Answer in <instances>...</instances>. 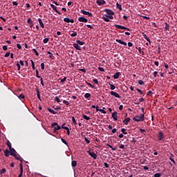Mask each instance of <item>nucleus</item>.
<instances>
[{"mask_svg":"<svg viewBox=\"0 0 177 177\" xmlns=\"http://www.w3.org/2000/svg\"><path fill=\"white\" fill-rule=\"evenodd\" d=\"M141 110L142 111V113L133 118V121H136V122H139L140 121H144L145 120V109L141 108Z\"/></svg>","mask_w":177,"mask_h":177,"instance_id":"f257e3e1","label":"nucleus"},{"mask_svg":"<svg viewBox=\"0 0 177 177\" xmlns=\"http://www.w3.org/2000/svg\"><path fill=\"white\" fill-rule=\"evenodd\" d=\"M51 128H54V132L59 131V129H62V127L59 126L57 122H53L51 124Z\"/></svg>","mask_w":177,"mask_h":177,"instance_id":"f03ea898","label":"nucleus"},{"mask_svg":"<svg viewBox=\"0 0 177 177\" xmlns=\"http://www.w3.org/2000/svg\"><path fill=\"white\" fill-rule=\"evenodd\" d=\"M115 27L116 28H118L119 30H127V31H131V29H129V28H127L125 26H122L121 25L115 24Z\"/></svg>","mask_w":177,"mask_h":177,"instance_id":"7ed1b4c3","label":"nucleus"},{"mask_svg":"<svg viewBox=\"0 0 177 177\" xmlns=\"http://www.w3.org/2000/svg\"><path fill=\"white\" fill-rule=\"evenodd\" d=\"M88 154L90 155L91 157H92V158H93L94 160H96V158H97V155H96V153H95L93 151H88Z\"/></svg>","mask_w":177,"mask_h":177,"instance_id":"20e7f679","label":"nucleus"},{"mask_svg":"<svg viewBox=\"0 0 177 177\" xmlns=\"http://www.w3.org/2000/svg\"><path fill=\"white\" fill-rule=\"evenodd\" d=\"M96 3H97V5H98V6H103V5H106V1H104V0H97Z\"/></svg>","mask_w":177,"mask_h":177,"instance_id":"39448f33","label":"nucleus"},{"mask_svg":"<svg viewBox=\"0 0 177 177\" xmlns=\"http://www.w3.org/2000/svg\"><path fill=\"white\" fill-rule=\"evenodd\" d=\"M81 13H82L83 15H86L88 17H92V16H93L92 15V13H91V12H88V11H85L84 10H81Z\"/></svg>","mask_w":177,"mask_h":177,"instance_id":"423d86ee","label":"nucleus"},{"mask_svg":"<svg viewBox=\"0 0 177 177\" xmlns=\"http://www.w3.org/2000/svg\"><path fill=\"white\" fill-rule=\"evenodd\" d=\"M110 94L112 96H115V97H118V99H121V96H120V95L118 93H117V92L115 91H111Z\"/></svg>","mask_w":177,"mask_h":177,"instance_id":"0eeeda50","label":"nucleus"},{"mask_svg":"<svg viewBox=\"0 0 177 177\" xmlns=\"http://www.w3.org/2000/svg\"><path fill=\"white\" fill-rule=\"evenodd\" d=\"M50 6L52 8L53 10H55L56 12V13H57L58 15H62V12L57 10V7L55 6V5L50 4Z\"/></svg>","mask_w":177,"mask_h":177,"instance_id":"6e6552de","label":"nucleus"},{"mask_svg":"<svg viewBox=\"0 0 177 177\" xmlns=\"http://www.w3.org/2000/svg\"><path fill=\"white\" fill-rule=\"evenodd\" d=\"M158 140H162L164 139V133L159 131L158 135Z\"/></svg>","mask_w":177,"mask_h":177,"instance_id":"1a4fd4ad","label":"nucleus"},{"mask_svg":"<svg viewBox=\"0 0 177 177\" xmlns=\"http://www.w3.org/2000/svg\"><path fill=\"white\" fill-rule=\"evenodd\" d=\"M79 21H81L82 23H88V19L84 17H80L78 18Z\"/></svg>","mask_w":177,"mask_h":177,"instance_id":"9d476101","label":"nucleus"},{"mask_svg":"<svg viewBox=\"0 0 177 177\" xmlns=\"http://www.w3.org/2000/svg\"><path fill=\"white\" fill-rule=\"evenodd\" d=\"M19 167H20V174H19L18 177H22L23 176V163H20Z\"/></svg>","mask_w":177,"mask_h":177,"instance_id":"9b49d317","label":"nucleus"},{"mask_svg":"<svg viewBox=\"0 0 177 177\" xmlns=\"http://www.w3.org/2000/svg\"><path fill=\"white\" fill-rule=\"evenodd\" d=\"M104 12H106V13L108 15V16H110L111 15H114V12H113V10H111L110 9H105Z\"/></svg>","mask_w":177,"mask_h":177,"instance_id":"f8f14e48","label":"nucleus"},{"mask_svg":"<svg viewBox=\"0 0 177 177\" xmlns=\"http://www.w3.org/2000/svg\"><path fill=\"white\" fill-rule=\"evenodd\" d=\"M64 21H65V23H74V19H71L68 17H66L64 19Z\"/></svg>","mask_w":177,"mask_h":177,"instance_id":"ddd939ff","label":"nucleus"},{"mask_svg":"<svg viewBox=\"0 0 177 177\" xmlns=\"http://www.w3.org/2000/svg\"><path fill=\"white\" fill-rule=\"evenodd\" d=\"M38 21H39L40 27L41 28H45V25H44V22H42V19H41V18L38 19Z\"/></svg>","mask_w":177,"mask_h":177,"instance_id":"4468645a","label":"nucleus"},{"mask_svg":"<svg viewBox=\"0 0 177 177\" xmlns=\"http://www.w3.org/2000/svg\"><path fill=\"white\" fill-rule=\"evenodd\" d=\"M73 48L77 49V50H81V46H80V45L77 43L73 44Z\"/></svg>","mask_w":177,"mask_h":177,"instance_id":"2eb2a0df","label":"nucleus"},{"mask_svg":"<svg viewBox=\"0 0 177 177\" xmlns=\"http://www.w3.org/2000/svg\"><path fill=\"white\" fill-rule=\"evenodd\" d=\"M116 42H118V44H121V45H124L127 46V42L122 41L121 39H116Z\"/></svg>","mask_w":177,"mask_h":177,"instance_id":"dca6fc26","label":"nucleus"},{"mask_svg":"<svg viewBox=\"0 0 177 177\" xmlns=\"http://www.w3.org/2000/svg\"><path fill=\"white\" fill-rule=\"evenodd\" d=\"M112 118H113L114 121L118 120V118H117V112H113L112 113Z\"/></svg>","mask_w":177,"mask_h":177,"instance_id":"f3484780","label":"nucleus"},{"mask_svg":"<svg viewBox=\"0 0 177 177\" xmlns=\"http://www.w3.org/2000/svg\"><path fill=\"white\" fill-rule=\"evenodd\" d=\"M16 150H15L14 148H10V156H15V154H16Z\"/></svg>","mask_w":177,"mask_h":177,"instance_id":"a211bd4d","label":"nucleus"},{"mask_svg":"<svg viewBox=\"0 0 177 177\" xmlns=\"http://www.w3.org/2000/svg\"><path fill=\"white\" fill-rule=\"evenodd\" d=\"M142 35L145 38V39H146V41H147V42H149V44H151V41H150V39L147 37V35L145 33H142Z\"/></svg>","mask_w":177,"mask_h":177,"instance_id":"6ab92c4d","label":"nucleus"},{"mask_svg":"<svg viewBox=\"0 0 177 177\" xmlns=\"http://www.w3.org/2000/svg\"><path fill=\"white\" fill-rule=\"evenodd\" d=\"M129 121H131V118H125V119L123 120V124H124V125H128V122H129Z\"/></svg>","mask_w":177,"mask_h":177,"instance_id":"aec40b11","label":"nucleus"},{"mask_svg":"<svg viewBox=\"0 0 177 177\" xmlns=\"http://www.w3.org/2000/svg\"><path fill=\"white\" fill-rule=\"evenodd\" d=\"M113 77L114 78V80H118V78H120V73L118 72V73H115L113 75Z\"/></svg>","mask_w":177,"mask_h":177,"instance_id":"412c9836","label":"nucleus"},{"mask_svg":"<svg viewBox=\"0 0 177 177\" xmlns=\"http://www.w3.org/2000/svg\"><path fill=\"white\" fill-rule=\"evenodd\" d=\"M36 92H37V99H39V100H41V94L39 92V89L36 88Z\"/></svg>","mask_w":177,"mask_h":177,"instance_id":"4be33fe9","label":"nucleus"},{"mask_svg":"<svg viewBox=\"0 0 177 177\" xmlns=\"http://www.w3.org/2000/svg\"><path fill=\"white\" fill-rule=\"evenodd\" d=\"M116 7L120 11L122 12V6L118 3H116Z\"/></svg>","mask_w":177,"mask_h":177,"instance_id":"5701e85b","label":"nucleus"},{"mask_svg":"<svg viewBox=\"0 0 177 177\" xmlns=\"http://www.w3.org/2000/svg\"><path fill=\"white\" fill-rule=\"evenodd\" d=\"M85 99H88V100H91V93H87L84 94Z\"/></svg>","mask_w":177,"mask_h":177,"instance_id":"b1692460","label":"nucleus"},{"mask_svg":"<svg viewBox=\"0 0 177 177\" xmlns=\"http://www.w3.org/2000/svg\"><path fill=\"white\" fill-rule=\"evenodd\" d=\"M48 111H49V113H51V114H57V112L55 111L53 109L48 108Z\"/></svg>","mask_w":177,"mask_h":177,"instance_id":"393cba45","label":"nucleus"},{"mask_svg":"<svg viewBox=\"0 0 177 177\" xmlns=\"http://www.w3.org/2000/svg\"><path fill=\"white\" fill-rule=\"evenodd\" d=\"M76 44L81 46L85 45V42L81 41L80 40H76Z\"/></svg>","mask_w":177,"mask_h":177,"instance_id":"a878e982","label":"nucleus"},{"mask_svg":"<svg viewBox=\"0 0 177 177\" xmlns=\"http://www.w3.org/2000/svg\"><path fill=\"white\" fill-rule=\"evenodd\" d=\"M4 154H5L6 157H9V154H10V151H9L8 149H6L4 151Z\"/></svg>","mask_w":177,"mask_h":177,"instance_id":"bb28decb","label":"nucleus"},{"mask_svg":"<svg viewBox=\"0 0 177 177\" xmlns=\"http://www.w3.org/2000/svg\"><path fill=\"white\" fill-rule=\"evenodd\" d=\"M48 55H49L50 59H55V57L53 56V54H52V53H50V51H47Z\"/></svg>","mask_w":177,"mask_h":177,"instance_id":"cd10ccee","label":"nucleus"},{"mask_svg":"<svg viewBox=\"0 0 177 177\" xmlns=\"http://www.w3.org/2000/svg\"><path fill=\"white\" fill-rule=\"evenodd\" d=\"M82 117L84 120H86V121H89V120H91V118L86 115H83Z\"/></svg>","mask_w":177,"mask_h":177,"instance_id":"c85d7f7f","label":"nucleus"},{"mask_svg":"<svg viewBox=\"0 0 177 177\" xmlns=\"http://www.w3.org/2000/svg\"><path fill=\"white\" fill-rule=\"evenodd\" d=\"M109 85L111 86V91H114V89H115V86H114V84H111V83H109Z\"/></svg>","mask_w":177,"mask_h":177,"instance_id":"c756f323","label":"nucleus"},{"mask_svg":"<svg viewBox=\"0 0 177 177\" xmlns=\"http://www.w3.org/2000/svg\"><path fill=\"white\" fill-rule=\"evenodd\" d=\"M72 122L74 124V125H77V120H75V118L74 116L72 117Z\"/></svg>","mask_w":177,"mask_h":177,"instance_id":"7c9ffc66","label":"nucleus"},{"mask_svg":"<svg viewBox=\"0 0 177 177\" xmlns=\"http://www.w3.org/2000/svg\"><path fill=\"white\" fill-rule=\"evenodd\" d=\"M36 77L37 78H42V77L39 76V72L38 71V69H36Z\"/></svg>","mask_w":177,"mask_h":177,"instance_id":"2f4dec72","label":"nucleus"},{"mask_svg":"<svg viewBox=\"0 0 177 177\" xmlns=\"http://www.w3.org/2000/svg\"><path fill=\"white\" fill-rule=\"evenodd\" d=\"M19 99H26V95H24V94H20L19 95Z\"/></svg>","mask_w":177,"mask_h":177,"instance_id":"473e14b6","label":"nucleus"},{"mask_svg":"<svg viewBox=\"0 0 177 177\" xmlns=\"http://www.w3.org/2000/svg\"><path fill=\"white\" fill-rule=\"evenodd\" d=\"M72 167H77V162L76 160H73L71 162Z\"/></svg>","mask_w":177,"mask_h":177,"instance_id":"72a5a7b5","label":"nucleus"},{"mask_svg":"<svg viewBox=\"0 0 177 177\" xmlns=\"http://www.w3.org/2000/svg\"><path fill=\"white\" fill-rule=\"evenodd\" d=\"M30 62H31V64H32V68H33V70H35V64L34 63V61H32V59H31Z\"/></svg>","mask_w":177,"mask_h":177,"instance_id":"f704fd0d","label":"nucleus"},{"mask_svg":"<svg viewBox=\"0 0 177 177\" xmlns=\"http://www.w3.org/2000/svg\"><path fill=\"white\" fill-rule=\"evenodd\" d=\"M32 52H34V53L36 55V56H39V54L38 53V51H37V49L33 48Z\"/></svg>","mask_w":177,"mask_h":177,"instance_id":"c9c22d12","label":"nucleus"},{"mask_svg":"<svg viewBox=\"0 0 177 177\" xmlns=\"http://www.w3.org/2000/svg\"><path fill=\"white\" fill-rule=\"evenodd\" d=\"M102 19L106 21V23H109V21H110V19L107 17H102Z\"/></svg>","mask_w":177,"mask_h":177,"instance_id":"e433bc0d","label":"nucleus"},{"mask_svg":"<svg viewBox=\"0 0 177 177\" xmlns=\"http://www.w3.org/2000/svg\"><path fill=\"white\" fill-rule=\"evenodd\" d=\"M16 160H20V155L17 156L16 153L12 156Z\"/></svg>","mask_w":177,"mask_h":177,"instance_id":"4c0bfd02","label":"nucleus"},{"mask_svg":"<svg viewBox=\"0 0 177 177\" xmlns=\"http://www.w3.org/2000/svg\"><path fill=\"white\" fill-rule=\"evenodd\" d=\"M62 143H64V145H66V146H68V143L67 142V141H66V140H64V138L61 139Z\"/></svg>","mask_w":177,"mask_h":177,"instance_id":"58836bf2","label":"nucleus"},{"mask_svg":"<svg viewBox=\"0 0 177 177\" xmlns=\"http://www.w3.org/2000/svg\"><path fill=\"white\" fill-rule=\"evenodd\" d=\"M65 125H66V123H64V124L62 125V129H65V130L66 131V129H68V127H66Z\"/></svg>","mask_w":177,"mask_h":177,"instance_id":"ea45409f","label":"nucleus"},{"mask_svg":"<svg viewBox=\"0 0 177 177\" xmlns=\"http://www.w3.org/2000/svg\"><path fill=\"white\" fill-rule=\"evenodd\" d=\"M44 44H48L49 42V38H45L43 40Z\"/></svg>","mask_w":177,"mask_h":177,"instance_id":"a19ab883","label":"nucleus"},{"mask_svg":"<svg viewBox=\"0 0 177 177\" xmlns=\"http://www.w3.org/2000/svg\"><path fill=\"white\" fill-rule=\"evenodd\" d=\"M165 28L167 31H168L169 30V25L167 23L165 24Z\"/></svg>","mask_w":177,"mask_h":177,"instance_id":"79ce46f5","label":"nucleus"},{"mask_svg":"<svg viewBox=\"0 0 177 177\" xmlns=\"http://www.w3.org/2000/svg\"><path fill=\"white\" fill-rule=\"evenodd\" d=\"M126 131H127V129H121V132H122L124 133V135H127L128 134V133L126 132Z\"/></svg>","mask_w":177,"mask_h":177,"instance_id":"37998d69","label":"nucleus"},{"mask_svg":"<svg viewBox=\"0 0 177 177\" xmlns=\"http://www.w3.org/2000/svg\"><path fill=\"white\" fill-rule=\"evenodd\" d=\"M5 172H6V169L3 168V169L1 170L0 174H1V175H2V174H5Z\"/></svg>","mask_w":177,"mask_h":177,"instance_id":"c03bdc74","label":"nucleus"},{"mask_svg":"<svg viewBox=\"0 0 177 177\" xmlns=\"http://www.w3.org/2000/svg\"><path fill=\"white\" fill-rule=\"evenodd\" d=\"M55 102H57V103H60V99L59 98V97L56 96L55 97Z\"/></svg>","mask_w":177,"mask_h":177,"instance_id":"a18cd8bd","label":"nucleus"},{"mask_svg":"<svg viewBox=\"0 0 177 177\" xmlns=\"http://www.w3.org/2000/svg\"><path fill=\"white\" fill-rule=\"evenodd\" d=\"M141 17H142V19H145V20H150V17L147 16L141 15Z\"/></svg>","mask_w":177,"mask_h":177,"instance_id":"49530a36","label":"nucleus"},{"mask_svg":"<svg viewBox=\"0 0 177 177\" xmlns=\"http://www.w3.org/2000/svg\"><path fill=\"white\" fill-rule=\"evenodd\" d=\"M66 80H67V77H64L63 79H61V82L63 84L64 82H66Z\"/></svg>","mask_w":177,"mask_h":177,"instance_id":"de8ad7c7","label":"nucleus"},{"mask_svg":"<svg viewBox=\"0 0 177 177\" xmlns=\"http://www.w3.org/2000/svg\"><path fill=\"white\" fill-rule=\"evenodd\" d=\"M113 15H106V17H108L109 19H111V20H113L114 19V17H113Z\"/></svg>","mask_w":177,"mask_h":177,"instance_id":"09e8293b","label":"nucleus"},{"mask_svg":"<svg viewBox=\"0 0 177 177\" xmlns=\"http://www.w3.org/2000/svg\"><path fill=\"white\" fill-rule=\"evenodd\" d=\"M84 140H85V142H86L88 145H89V143H91V141H90L86 137L84 138Z\"/></svg>","mask_w":177,"mask_h":177,"instance_id":"8fccbe9b","label":"nucleus"},{"mask_svg":"<svg viewBox=\"0 0 177 177\" xmlns=\"http://www.w3.org/2000/svg\"><path fill=\"white\" fill-rule=\"evenodd\" d=\"M138 84L139 85H144L145 84V82H143L142 80H138Z\"/></svg>","mask_w":177,"mask_h":177,"instance_id":"3c124183","label":"nucleus"},{"mask_svg":"<svg viewBox=\"0 0 177 177\" xmlns=\"http://www.w3.org/2000/svg\"><path fill=\"white\" fill-rule=\"evenodd\" d=\"M7 145L8 146L9 149H12V144L10 143V142L8 141Z\"/></svg>","mask_w":177,"mask_h":177,"instance_id":"603ef678","label":"nucleus"},{"mask_svg":"<svg viewBox=\"0 0 177 177\" xmlns=\"http://www.w3.org/2000/svg\"><path fill=\"white\" fill-rule=\"evenodd\" d=\"M16 66H17V67L18 71H20V68H21L20 64L17 63V64H16Z\"/></svg>","mask_w":177,"mask_h":177,"instance_id":"864d4df0","label":"nucleus"},{"mask_svg":"<svg viewBox=\"0 0 177 177\" xmlns=\"http://www.w3.org/2000/svg\"><path fill=\"white\" fill-rule=\"evenodd\" d=\"M63 103H64V104H66V106H70V102H68V101L64 100Z\"/></svg>","mask_w":177,"mask_h":177,"instance_id":"5fc2aeb1","label":"nucleus"},{"mask_svg":"<svg viewBox=\"0 0 177 177\" xmlns=\"http://www.w3.org/2000/svg\"><path fill=\"white\" fill-rule=\"evenodd\" d=\"M136 91H138V93H139L140 95H143V91H142V90H140V88H136Z\"/></svg>","mask_w":177,"mask_h":177,"instance_id":"6e6d98bb","label":"nucleus"},{"mask_svg":"<svg viewBox=\"0 0 177 177\" xmlns=\"http://www.w3.org/2000/svg\"><path fill=\"white\" fill-rule=\"evenodd\" d=\"M87 85H88V86H90V88H95V86L92 85V84H91V83H89V82H87Z\"/></svg>","mask_w":177,"mask_h":177,"instance_id":"4d7b16f0","label":"nucleus"},{"mask_svg":"<svg viewBox=\"0 0 177 177\" xmlns=\"http://www.w3.org/2000/svg\"><path fill=\"white\" fill-rule=\"evenodd\" d=\"M41 70H45V64H44V63L41 64Z\"/></svg>","mask_w":177,"mask_h":177,"instance_id":"13d9d810","label":"nucleus"},{"mask_svg":"<svg viewBox=\"0 0 177 177\" xmlns=\"http://www.w3.org/2000/svg\"><path fill=\"white\" fill-rule=\"evenodd\" d=\"M161 175H162V174H160V173H156V174H154V177H160Z\"/></svg>","mask_w":177,"mask_h":177,"instance_id":"bf43d9fd","label":"nucleus"},{"mask_svg":"<svg viewBox=\"0 0 177 177\" xmlns=\"http://www.w3.org/2000/svg\"><path fill=\"white\" fill-rule=\"evenodd\" d=\"M93 82H94V84H96L97 85V84H99V81H97V79H93Z\"/></svg>","mask_w":177,"mask_h":177,"instance_id":"052dcab7","label":"nucleus"},{"mask_svg":"<svg viewBox=\"0 0 177 177\" xmlns=\"http://www.w3.org/2000/svg\"><path fill=\"white\" fill-rule=\"evenodd\" d=\"M79 71H82V73H86V69L85 68L79 69Z\"/></svg>","mask_w":177,"mask_h":177,"instance_id":"680f3d73","label":"nucleus"},{"mask_svg":"<svg viewBox=\"0 0 177 177\" xmlns=\"http://www.w3.org/2000/svg\"><path fill=\"white\" fill-rule=\"evenodd\" d=\"M27 23H28V24H31V23H32V21L31 20V18H28V19Z\"/></svg>","mask_w":177,"mask_h":177,"instance_id":"e2e57ef3","label":"nucleus"},{"mask_svg":"<svg viewBox=\"0 0 177 177\" xmlns=\"http://www.w3.org/2000/svg\"><path fill=\"white\" fill-rule=\"evenodd\" d=\"M71 37H77V32H73V33L71 34Z\"/></svg>","mask_w":177,"mask_h":177,"instance_id":"0e129e2a","label":"nucleus"},{"mask_svg":"<svg viewBox=\"0 0 177 177\" xmlns=\"http://www.w3.org/2000/svg\"><path fill=\"white\" fill-rule=\"evenodd\" d=\"M98 70H99V71L104 72V68H103L102 67H98Z\"/></svg>","mask_w":177,"mask_h":177,"instance_id":"69168bd1","label":"nucleus"},{"mask_svg":"<svg viewBox=\"0 0 177 177\" xmlns=\"http://www.w3.org/2000/svg\"><path fill=\"white\" fill-rule=\"evenodd\" d=\"M17 48L18 49H21V45L20 44H17Z\"/></svg>","mask_w":177,"mask_h":177,"instance_id":"338daca9","label":"nucleus"},{"mask_svg":"<svg viewBox=\"0 0 177 177\" xmlns=\"http://www.w3.org/2000/svg\"><path fill=\"white\" fill-rule=\"evenodd\" d=\"M100 112L102 113V114H106V111H104L103 109H100Z\"/></svg>","mask_w":177,"mask_h":177,"instance_id":"774afa93","label":"nucleus"}]
</instances>
